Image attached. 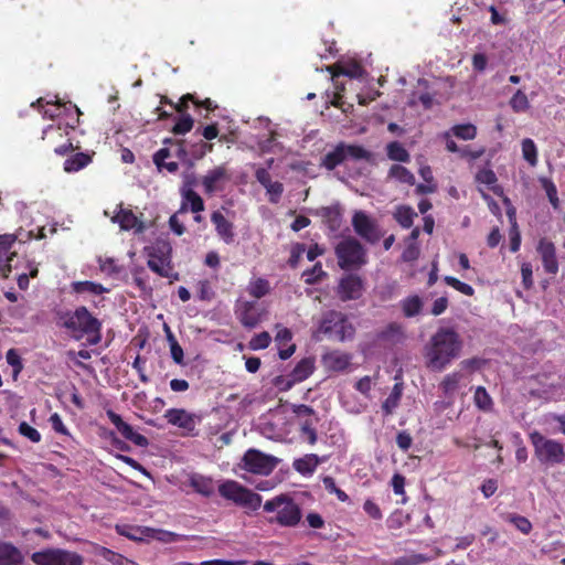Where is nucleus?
<instances>
[{"mask_svg": "<svg viewBox=\"0 0 565 565\" xmlns=\"http://www.w3.org/2000/svg\"><path fill=\"white\" fill-rule=\"evenodd\" d=\"M462 347V339L454 328H439L424 347L426 366L434 372L444 371L460 356Z\"/></svg>", "mask_w": 565, "mask_h": 565, "instance_id": "1", "label": "nucleus"}, {"mask_svg": "<svg viewBox=\"0 0 565 565\" xmlns=\"http://www.w3.org/2000/svg\"><path fill=\"white\" fill-rule=\"evenodd\" d=\"M61 324L67 329L75 339L87 335L90 345H96L102 340V322L94 317L85 306L77 307L74 311H66L60 316Z\"/></svg>", "mask_w": 565, "mask_h": 565, "instance_id": "2", "label": "nucleus"}, {"mask_svg": "<svg viewBox=\"0 0 565 565\" xmlns=\"http://www.w3.org/2000/svg\"><path fill=\"white\" fill-rule=\"evenodd\" d=\"M264 511L275 513L268 519L269 523H277L286 527H295L301 520L300 507L287 494H279L267 500Z\"/></svg>", "mask_w": 565, "mask_h": 565, "instance_id": "3", "label": "nucleus"}, {"mask_svg": "<svg viewBox=\"0 0 565 565\" xmlns=\"http://www.w3.org/2000/svg\"><path fill=\"white\" fill-rule=\"evenodd\" d=\"M530 440L540 463L551 467L565 463V450L559 441L550 439L539 431L531 433Z\"/></svg>", "mask_w": 565, "mask_h": 565, "instance_id": "4", "label": "nucleus"}, {"mask_svg": "<svg viewBox=\"0 0 565 565\" xmlns=\"http://www.w3.org/2000/svg\"><path fill=\"white\" fill-rule=\"evenodd\" d=\"M318 332L340 342L351 340L354 337L355 329L348 317L337 310H329L322 315L318 326Z\"/></svg>", "mask_w": 565, "mask_h": 565, "instance_id": "5", "label": "nucleus"}, {"mask_svg": "<svg viewBox=\"0 0 565 565\" xmlns=\"http://www.w3.org/2000/svg\"><path fill=\"white\" fill-rule=\"evenodd\" d=\"M338 264L342 269L359 268L366 264V252L354 237L341 241L335 247Z\"/></svg>", "mask_w": 565, "mask_h": 565, "instance_id": "6", "label": "nucleus"}, {"mask_svg": "<svg viewBox=\"0 0 565 565\" xmlns=\"http://www.w3.org/2000/svg\"><path fill=\"white\" fill-rule=\"evenodd\" d=\"M218 492L223 498L253 511L262 505V495L233 480L222 483L218 487Z\"/></svg>", "mask_w": 565, "mask_h": 565, "instance_id": "7", "label": "nucleus"}, {"mask_svg": "<svg viewBox=\"0 0 565 565\" xmlns=\"http://www.w3.org/2000/svg\"><path fill=\"white\" fill-rule=\"evenodd\" d=\"M147 252L149 257L147 265L153 273L174 280L179 278L171 266V247L168 243H157L149 247Z\"/></svg>", "mask_w": 565, "mask_h": 565, "instance_id": "8", "label": "nucleus"}, {"mask_svg": "<svg viewBox=\"0 0 565 565\" xmlns=\"http://www.w3.org/2000/svg\"><path fill=\"white\" fill-rule=\"evenodd\" d=\"M31 559L36 565H83V557L62 548H46L32 554Z\"/></svg>", "mask_w": 565, "mask_h": 565, "instance_id": "9", "label": "nucleus"}, {"mask_svg": "<svg viewBox=\"0 0 565 565\" xmlns=\"http://www.w3.org/2000/svg\"><path fill=\"white\" fill-rule=\"evenodd\" d=\"M243 468L252 473L268 476L277 466V458L257 449H248L243 459Z\"/></svg>", "mask_w": 565, "mask_h": 565, "instance_id": "10", "label": "nucleus"}, {"mask_svg": "<svg viewBox=\"0 0 565 565\" xmlns=\"http://www.w3.org/2000/svg\"><path fill=\"white\" fill-rule=\"evenodd\" d=\"M292 413L300 420L301 436L307 439L310 445H315L318 440L316 425L319 422L315 409L305 404L292 405Z\"/></svg>", "mask_w": 565, "mask_h": 565, "instance_id": "11", "label": "nucleus"}, {"mask_svg": "<svg viewBox=\"0 0 565 565\" xmlns=\"http://www.w3.org/2000/svg\"><path fill=\"white\" fill-rule=\"evenodd\" d=\"M354 232L364 241L371 244L377 243L382 237V232L371 216L363 211H355L352 217Z\"/></svg>", "mask_w": 565, "mask_h": 565, "instance_id": "12", "label": "nucleus"}, {"mask_svg": "<svg viewBox=\"0 0 565 565\" xmlns=\"http://www.w3.org/2000/svg\"><path fill=\"white\" fill-rule=\"evenodd\" d=\"M231 179L232 173L227 166L221 164L209 170L202 178L201 183L206 194H213L223 191Z\"/></svg>", "mask_w": 565, "mask_h": 565, "instance_id": "13", "label": "nucleus"}, {"mask_svg": "<svg viewBox=\"0 0 565 565\" xmlns=\"http://www.w3.org/2000/svg\"><path fill=\"white\" fill-rule=\"evenodd\" d=\"M234 312L239 322L248 329L255 328L262 320V310L256 301L237 299Z\"/></svg>", "mask_w": 565, "mask_h": 565, "instance_id": "14", "label": "nucleus"}, {"mask_svg": "<svg viewBox=\"0 0 565 565\" xmlns=\"http://www.w3.org/2000/svg\"><path fill=\"white\" fill-rule=\"evenodd\" d=\"M164 417L169 424L178 426L188 434H192L201 420L200 416L183 408H170L166 412Z\"/></svg>", "mask_w": 565, "mask_h": 565, "instance_id": "15", "label": "nucleus"}, {"mask_svg": "<svg viewBox=\"0 0 565 565\" xmlns=\"http://www.w3.org/2000/svg\"><path fill=\"white\" fill-rule=\"evenodd\" d=\"M364 282L358 275H347L338 286V295L342 301L356 300L362 297Z\"/></svg>", "mask_w": 565, "mask_h": 565, "instance_id": "16", "label": "nucleus"}, {"mask_svg": "<svg viewBox=\"0 0 565 565\" xmlns=\"http://www.w3.org/2000/svg\"><path fill=\"white\" fill-rule=\"evenodd\" d=\"M15 241L17 236L13 234L0 235V275L3 278H8L13 268L12 260L17 254L11 249Z\"/></svg>", "mask_w": 565, "mask_h": 565, "instance_id": "17", "label": "nucleus"}, {"mask_svg": "<svg viewBox=\"0 0 565 565\" xmlns=\"http://www.w3.org/2000/svg\"><path fill=\"white\" fill-rule=\"evenodd\" d=\"M107 417L122 435L124 438L134 443L138 447H147L149 445L148 439L134 430V428L122 420V418L113 411H107Z\"/></svg>", "mask_w": 565, "mask_h": 565, "instance_id": "18", "label": "nucleus"}, {"mask_svg": "<svg viewBox=\"0 0 565 565\" xmlns=\"http://www.w3.org/2000/svg\"><path fill=\"white\" fill-rule=\"evenodd\" d=\"M255 178L266 189L269 202L277 204L284 192L282 183L273 181L271 175L266 168H257L255 171Z\"/></svg>", "mask_w": 565, "mask_h": 565, "instance_id": "19", "label": "nucleus"}, {"mask_svg": "<svg viewBox=\"0 0 565 565\" xmlns=\"http://www.w3.org/2000/svg\"><path fill=\"white\" fill-rule=\"evenodd\" d=\"M352 360L350 353L332 350L322 355L321 362L323 366L329 371L342 372L348 369Z\"/></svg>", "mask_w": 565, "mask_h": 565, "instance_id": "20", "label": "nucleus"}, {"mask_svg": "<svg viewBox=\"0 0 565 565\" xmlns=\"http://www.w3.org/2000/svg\"><path fill=\"white\" fill-rule=\"evenodd\" d=\"M537 252L541 255L543 267L548 274H556L558 271V262L556 258V248L555 245L542 238L537 245Z\"/></svg>", "mask_w": 565, "mask_h": 565, "instance_id": "21", "label": "nucleus"}, {"mask_svg": "<svg viewBox=\"0 0 565 565\" xmlns=\"http://www.w3.org/2000/svg\"><path fill=\"white\" fill-rule=\"evenodd\" d=\"M211 222L214 224L218 237L225 244H232L234 242V224L228 221L221 211L217 210L211 214Z\"/></svg>", "mask_w": 565, "mask_h": 565, "instance_id": "22", "label": "nucleus"}, {"mask_svg": "<svg viewBox=\"0 0 565 565\" xmlns=\"http://www.w3.org/2000/svg\"><path fill=\"white\" fill-rule=\"evenodd\" d=\"M113 222L118 223L124 231L135 230L136 233H142L146 228L143 222L131 210L121 206H119V211L113 217Z\"/></svg>", "mask_w": 565, "mask_h": 565, "instance_id": "23", "label": "nucleus"}, {"mask_svg": "<svg viewBox=\"0 0 565 565\" xmlns=\"http://www.w3.org/2000/svg\"><path fill=\"white\" fill-rule=\"evenodd\" d=\"M181 195L182 204L180 212H185L188 209H190L193 213H199L204 210V202L202 198L190 186L182 188Z\"/></svg>", "mask_w": 565, "mask_h": 565, "instance_id": "24", "label": "nucleus"}, {"mask_svg": "<svg viewBox=\"0 0 565 565\" xmlns=\"http://www.w3.org/2000/svg\"><path fill=\"white\" fill-rule=\"evenodd\" d=\"M23 556L11 543L0 542V565H21Z\"/></svg>", "mask_w": 565, "mask_h": 565, "instance_id": "25", "label": "nucleus"}, {"mask_svg": "<svg viewBox=\"0 0 565 565\" xmlns=\"http://www.w3.org/2000/svg\"><path fill=\"white\" fill-rule=\"evenodd\" d=\"M318 214L323 218L328 227L335 232L341 227L342 215L338 205L324 206L318 211Z\"/></svg>", "mask_w": 565, "mask_h": 565, "instance_id": "26", "label": "nucleus"}, {"mask_svg": "<svg viewBox=\"0 0 565 565\" xmlns=\"http://www.w3.org/2000/svg\"><path fill=\"white\" fill-rule=\"evenodd\" d=\"M399 306L406 318H413L422 312L424 302L419 296L413 295L402 299Z\"/></svg>", "mask_w": 565, "mask_h": 565, "instance_id": "27", "label": "nucleus"}, {"mask_svg": "<svg viewBox=\"0 0 565 565\" xmlns=\"http://www.w3.org/2000/svg\"><path fill=\"white\" fill-rule=\"evenodd\" d=\"M319 463V457L315 454H310L303 456L302 458L296 459L294 461V468L297 472L306 476L313 473Z\"/></svg>", "mask_w": 565, "mask_h": 565, "instance_id": "28", "label": "nucleus"}, {"mask_svg": "<svg viewBox=\"0 0 565 565\" xmlns=\"http://www.w3.org/2000/svg\"><path fill=\"white\" fill-rule=\"evenodd\" d=\"M190 486L200 494L210 497L214 493L213 480L202 475H192L190 477Z\"/></svg>", "mask_w": 565, "mask_h": 565, "instance_id": "29", "label": "nucleus"}, {"mask_svg": "<svg viewBox=\"0 0 565 565\" xmlns=\"http://www.w3.org/2000/svg\"><path fill=\"white\" fill-rule=\"evenodd\" d=\"M344 151V143L338 145L323 157L321 166L328 170H333L347 160Z\"/></svg>", "mask_w": 565, "mask_h": 565, "instance_id": "30", "label": "nucleus"}, {"mask_svg": "<svg viewBox=\"0 0 565 565\" xmlns=\"http://www.w3.org/2000/svg\"><path fill=\"white\" fill-rule=\"evenodd\" d=\"M72 290L76 294H92V295H100L107 292L108 289L105 288L102 284L85 280V281H74L71 285Z\"/></svg>", "mask_w": 565, "mask_h": 565, "instance_id": "31", "label": "nucleus"}, {"mask_svg": "<svg viewBox=\"0 0 565 565\" xmlns=\"http://www.w3.org/2000/svg\"><path fill=\"white\" fill-rule=\"evenodd\" d=\"M387 179H394L408 185H413L415 183L414 174L407 168L399 164H393L390 168Z\"/></svg>", "mask_w": 565, "mask_h": 565, "instance_id": "32", "label": "nucleus"}, {"mask_svg": "<svg viewBox=\"0 0 565 565\" xmlns=\"http://www.w3.org/2000/svg\"><path fill=\"white\" fill-rule=\"evenodd\" d=\"M381 338L392 343H399L405 339L404 327L397 322H392L381 332Z\"/></svg>", "mask_w": 565, "mask_h": 565, "instance_id": "33", "label": "nucleus"}, {"mask_svg": "<svg viewBox=\"0 0 565 565\" xmlns=\"http://www.w3.org/2000/svg\"><path fill=\"white\" fill-rule=\"evenodd\" d=\"M387 157L393 161L408 162L411 156L404 146L398 141H392L386 146Z\"/></svg>", "mask_w": 565, "mask_h": 565, "instance_id": "34", "label": "nucleus"}, {"mask_svg": "<svg viewBox=\"0 0 565 565\" xmlns=\"http://www.w3.org/2000/svg\"><path fill=\"white\" fill-rule=\"evenodd\" d=\"M89 162L90 157L88 154L78 152L65 160L64 170L66 172H77L81 169L85 168Z\"/></svg>", "mask_w": 565, "mask_h": 565, "instance_id": "35", "label": "nucleus"}, {"mask_svg": "<svg viewBox=\"0 0 565 565\" xmlns=\"http://www.w3.org/2000/svg\"><path fill=\"white\" fill-rule=\"evenodd\" d=\"M416 216V212L412 207L405 205L398 206L394 212V218L404 228H409L413 225L414 217Z\"/></svg>", "mask_w": 565, "mask_h": 565, "instance_id": "36", "label": "nucleus"}, {"mask_svg": "<svg viewBox=\"0 0 565 565\" xmlns=\"http://www.w3.org/2000/svg\"><path fill=\"white\" fill-rule=\"evenodd\" d=\"M315 365L311 359H302L294 369L291 376L295 382H301L313 372Z\"/></svg>", "mask_w": 565, "mask_h": 565, "instance_id": "37", "label": "nucleus"}, {"mask_svg": "<svg viewBox=\"0 0 565 565\" xmlns=\"http://www.w3.org/2000/svg\"><path fill=\"white\" fill-rule=\"evenodd\" d=\"M449 131L461 140H473L477 137V127L473 124L455 125Z\"/></svg>", "mask_w": 565, "mask_h": 565, "instance_id": "38", "label": "nucleus"}, {"mask_svg": "<svg viewBox=\"0 0 565 565\" xmlns=\"http://www.w3.org/2000/svg\"><path fill=\"white\" fill-rule=\"evenodd\" d=\"M476 181L490 186L495 194L501 192V188L497 186V175L491 169L483 168L476 174Z\"/></svg>", "mask_w": 565, "mask_h": 565, "instance_id": "39", "label": "nucleus"}, {"mask_svg": "<svg viewBox=\"0 0 565 565\" xmlns=\"http://www.w3.org/2000/svg\"><path fill=\"white\" fill-rule=\"evenodd\" d=\"M509 105L514 113H525L531 107L529 98L522 89H518L513 94L509 102Z\"/></svg>", "mask_w": 565, "mask_h": 565, "instance_id": "40", "label": "nucleus"}, {"mask_svg": "<svg viewBox=\"0 0 565 565\" xmlns=\"http://www.w3.org/2000/svg\"><path fill=\"white\" fill-rule=\"evenodd\" d=\"M247 291L256 299L263 298L269 292V282L264 278H257L249 281Z\"/></svg>", "mask_w": 565, "mask_h": 565, "instance_id": "41", "label": "nucleus"}, {"mask_svg": "<svg viewBox=\"0 0 565 565\" xmlns=\"http://www.w3.org/2000/svg\"><path fill=\"white\" fill-rule=\"evenodd\" d=\"M522 156L531 167L537 164V148L532 139L525 138L522 140Z\"/></svg>", "mask_w": 565, "mask_h": 565, "instance_id": "42", "label": "nucleus"}, {"mask_svg": "<svg viewBox=\"0 0 565 565\" xmlns=\"http://www.w3.org/2000/svg\"><path fill=\"white\" fill-rule=\"evenodd\" d=\"M344 152L347 159H353V160H370L372 157V153L363 148L362 146L358 145H345L344 143Z\"/></svg>", "mask_w": 565, "mask_h": 565, "instance_id": "43", "label": "nucleus"}, {"mask_svg": "<svg viewBox=\"0 0 565 565\" xmlns=\"http://www.w3.org/2000/svg\"><path fill=\"white\" fill-rule=\"evenodd\" d=\"M473 399L477 407L482 411H490L492 408V398L482 386L476 388Z\"/></svg>", "mask_w": 565, "mask_h": 565, "instance_id": "44", "label": "nucleus"}, {"mask_svg": "<svg viewBox=\"0 0 565 565\" xmlns=\"http://www.w3.org/2000/svg\"><path fill=\"white\" fill-rule=\"evenodd\" d=\"M98 555L102 556L104 559L113 563L114 565H135L134 562L106 547H100Z\"/></svg>", "mask_w": 565, "mask_h": 565, "instance_id": "45", "label": "nucleus"}, {"mask_svg": "<svg viewBox=\"0 0 565 565\" xmlns=\"http://www.w3.org/2000/svg\"><path fill=\"white\" fill-rule=\"evenodd\" d=\"M461 379L462 374L460 372L447 374L444 377L443 382L440 383V387L443 388L445 394L454 393L457 390Z\"/></svg>", "mask_w": 565, "mask_h": 565, "instance_id": "46", "label": "nucleus"}, {"mask_svg": "<svg viewBox=\"0 0 565 565\" xmlns=\"http://www.w3.org/2000/svg\"><path fill=\"white\" fill-rule=\"evenodd\" d=\"M327 274L322 270L320 263H317L311 269L305 270L302 277L308 285L317 284Z\"/></svg>", "mask_w": 565, "mask_h": 565, "instance_id": "47", "label": "nucleus"}, {"mask_svg": "<svg viewBox=\"0 0 565 565\" xmlns=\"http://www.w3.org/2000/svg\"><path fill=\"white\" fill-rule=\"evenodd\" d=\"M540 181H541L543 189L546 192V195H547L551 204L553 205L554 209H557L559 205V200L557 196V189H556L555 184L550 179H546V178H543Z\"/></svg>", "mask_w": 565, "mask_h": 565, "instance_id": "48", "label": "nucleus"}, {"mask_svg": "<svg viewBox=\"0 0 565 565\" xmlns=\"http://www.w3.org/2000/svg\"><path fill=\"white\" fill-rule=\"evenodd\" d=\"M444 281L448 286L455 288L456 290L460 291L461 294H463L466 296H472L475 292L473 288L470 285L462 282L452 276H445Z\"/></svg>", "mask_w": 565, "mask_h": 565, "instance_id": "49", "label": "nucleus"}, {"mask_svg": "<svg viewBox=\"0 0 565 565\" xmlns=\"http://www.w3.org/2000/svg\"><path fill=\"white\" fill-rule=\"evenodd\" d=\"M271 337L268 332L264 331L252 338L249 341V348L252 350H263L269 347Z\"/></svg>", "mask_w": 565, "mask_h": 565, "instance_id": "50", "label": "nucleus"}, {"mask_svg": "<svg viewBox=\"0 0 565 565\" xmlns=\"http://www.w3.org/2000/svg\"><path fill=\"white\" fill-rule=\"evenodd\" d=\"M323 486L327 491H329L330 493H334L341 502H345L349 500V495L343 490L337 487L335 481L332 477H324Z\"/></svg>", "mask_w": 565, "mask_h": 565, "instance_id": "51", "label": "nucleus"}, {"mask_svg": "<svg viewBox=\"0 0 565 565\" xmlns=\"http://www.w3.org/2000/svg\"><path fill=\"white\" fill-rule=\"evenodd\" d=\"M509 521L523 534H529L532 530L531 522L522 515L511 514Z\"/></svg>", "mask_w": 565, "mask_h": 565, "instance_id": "52", "label": "nucleus"}, {"mask_svg": "<svg viewBox=\"0 0 565 565\" xmlns=\"http://www.w3.org/2000/svg\"><path fill=\"white\" fill-rule=\"evenodd\" d=\"M193 127V119L190 115H184L174 125L172 131L175 135H183L189 132Z\"/></svg>", "mask_w": 565, "mask_h": 565, "instance_id": "53", "label": "nucleus"}, {"mask_svg": "<svg viewBox=\"0 0 565 565\" xmlns=\"http://www.w3.org/2000/svg\"><path fill=\"white\" fill-rule=\"evenodd\" d=\"M19 433L32 443H39L41 440L40 433L25 422L19 425Z\"/></svg>", "mask_w": 565, "mask_h": 565, "instance_id": "54", "label": "nucleus"}, {"mask_svg": "<svg viewBox=\"0 0 565 565\" xmlns=\"http://www.w3.org/2000/svg\"><path fill=\"white\" fill-rule=\"evenodd\" d=\"M399 402H401V398L390 394L382 404V411H383L384 415L385 416L392 415L394 413V411L397 408V406L399 405Z\"/></svg>", "mask_w": 565, "mask_h": 565, "instance_id": "55", "label": "nucleus"}, {"mask_svg": "<svg viewBox=\"0 0 565 565\" xmlns=\"http://www.w3.org/2000/svg\"><path fill=\"white\" fill-rule=\"evenodd\" d=\"M363 510L374 520L382 519V512L380 507L371 499H367L363 504Z\"/></svg>", "mask_w": 565, "mask_h": 565, "instance_id": "56", "label": "nucleus"}, {"mask_svg": "<svg viewBox=\"0 0 565 565\" xmlns=\"http://www.w3.org/2000/svg\"><path fill=\"white\" fill-rule=\"evenodd\" d=\"M7 362L14 369V374H18L22 370L21 358L14 349H10L7 352Z\"/></svg>", "mask_w": 565, "mask_h": 565, "instance_id": "57", "label": "nucleus"}, {"mask_svg": "<svg viewBox=\"0 0 565 565\" xmlns=\"http://www.w3.org/2000/svg\"><path fill=\"white\" fill-rule=\"evenodd\" d=\"M510 235H511V237H510V249H511V252L515 253V252L519 250L520 245H521V236H520V233L518 231V226H516V222L515 221L513 222Z\"/></svg>", "mask_w": 565, "mask_h": 565, "instance_id": "58", "label": "nucleus"}, {"mask_svg": "<svg viewBox=\"0 0 565 565\" xmlns=\"http://www.w3.org/2000/svg\"><path fill=\"white\" fill-rule=\"evenodd\" d=\"M522 280L525 288H531L533 285V271L532 265L529 263H524L521 267Z\"/></svg>", "mask_w": 565, "mask_h": 565, "instance_id": "59", "label": "nucleus"}, {"mask_svg": "<svg viewBox=\"0 0 565 565\" xmlns=\"http://www.w3.org/2000/svg\"><path fill=\"white\" fill-rule=\"evenodd\" d=\"M412 441L413 439L407 431H401L397 434L396 444L402 450H408L412 446Z\"/></svg>", "mask_w": 565, "mask_h": 565, "instance_id": "60", "label": "nucleus"}, {"mask_svg": "<svg viewBox=\"0 0 565 565\" xmlns=\"http://www.w3.org/2000/svg\"><path fill=\"white\" fill-rule=\"evenodd\" d=\"M515 445H516V450H515L516 460L519 462H525L527 460V449L523 445L519 435L515 436Z\"/></svg>", "mask_w": 565, "mask_h": 565, "instance_id": "61", "label": "nucleus"}, {"mask_svg": "<svg viewBox=\"0 0 565 565\" xmlns=\"http://www.w3.org/2000/svg\"><path fill=\"white\" fill-rule=\"evenodd\" d=\"M448 307V299L446 297L437 298L431 307V315L440 316L446 311Z\"/></svg>", "mask_w": 565, "mask_h": 565, "instance_id": "62", "label": "nucleus"}, {"mask_svg": "<svg viewBox=\"0 0 565 565\" xmlns=\"http://www.w3.org/2000/svg\"><path fill=\"white\" fill-rule=\"evenodd\" d=\"M391 483L396 494H404L405 478L402 475L395 473L392 478Z\"/></svg>", "mask_w": 565, "mask_h": 565, "instance_id": "63", "label": "nucleus"}, {"mask_svg": "<svg viewBox=\"0 0 565 565\" xmlns=\"http://www.w3.org/2000/svg\"><path fill=\"white\" fill-rule=\"evenodd\" d=\"M171 156L170 149L161 148L153 154V162L158 167L159 170L163 167V161Z\"/></svg>", "mask_w": 565, "mask_h": 565, "instance_id": "64", "label": "nucleus"}]
</instances>
